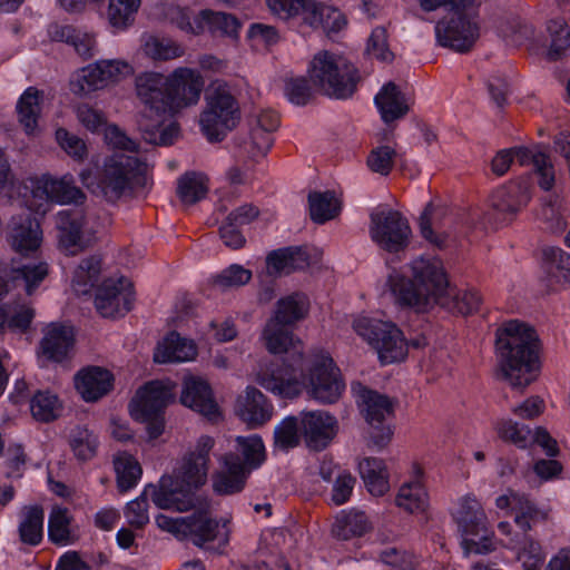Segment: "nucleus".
Instances as JSON below:
<instances>
[{
	"instance_id": "nucleus-1",
	"label": "nucleus",
	"mask_w": 570,
	"mask_h": 570,
	"mask_svg": "<svg viewBox=\"0 0 570 570\" xmlns=\"http://www.w3.org/2000/svg\"><path fill=\"white\" fill-rule=\"evenodd\" d=\"M253 375L256 383L274 394L293 397L305 387L313 400L323 404L335 403L345 390L340 370L330 355L323 352L313 355L299 368L262 361Z\"/></svg>"
},
{
	"instance_id": "nucleus-2",
	"label": "nucleus",
	"mask_w": 570,
	"mask_h": 570,
	"mask_svg": "<svg viewBox=\"0 0 570 570\" xmlns=\"http://www.w3.org/2000/svg\"><path fill=\"white\" fill-rule=\"evenodd\" d=\"M385 286L400 305L428 313L442 303L449 282L439 258L420 255L402 269H390Z\"/></svg>"
},
{
	"instance_id": "nucleus-3",
	"label": "nucleus",
	"mask_w": 570,
	"mask_h": 570,
	"mask_svg": "<svg viewBox=\"0 0 570 570\" xmlns=\"http://www.w3.org/2000/svg\"><path fill=\"white\" fill-rule=\"evenodd\" d=\"M147 167L140 156L111 153L97 164L95 171L81 170L79 179L92 196L108 204H117L145 188Z\"/></svg>"
},
{
	"instance_id": "nucleus-4",
	"label": "nucleus",
	"mask_w": 570,
	"mask_h": 570,
	"mask_svg": "<svg viewBox=\"0 0 570 570\" xmlns=\"http://www.w3.org/2000/svg\"><path fill=\"white\" fill-rule=\"evenodd\" d=\"M500 370L512 387L523 389L540 370L537 334L528 324L512 320L497 332Z\"/></svg>"
},
{
	"instance_id": "nucleus-5",
	"label": "nucleus",
	"mask_w": 570,
	"mask_h": 570,
	"mask_svg": "<svg viewBox=\"0 0 570 570\" xmlns=\"http://www.w3.org/2000/svg\"><path fill=\"white\" fill-rule=\"evenodd\" d=\"M215 440L209 435H202L196 440L195 445L181 459L179 468L173 475H164L159 480L163 485L165 481L170 483L168 497L171 500H179L176 511L184 512L195 507V491L203 487L208 476L210 464V451Z\"/></svg>"
},
{
	"instance_id": "nucleus-6",
	"label": "nucleus",
	"mask_w": 570,
	"mask_h": 570,
	"mask_svg": "<svg viewBox=\"0 0 570 570\" xmlns=\"http://www.w3.org/2000/svg\"><path fill=\"white\" fill-rule=\"evenodd\" d=\"M307 76L315 90L334 99L352 97L361 80L353 62L332 50H320L312 57Z\"/></svg>"
},
{
	"instance_id": "nucleus-7",
	"label": "nucleus",
	"mask_w": 570,
	"mask_h": 570,
	"mask_svg": "<svg viewBox=\"0 0 570 570\" xmlns=\"http://www.w3.org/2000/svg\"><path fill=\"white\" fill-rule=\"evenodd\" d=\"M452 517L462 537L465 554L494 550L490 521L475 495L465 494L459 498L452 508Z\"/></svg>"
},
{
	"instance_id": "nucleus-8",
	"label": "nucleus",
	"mask_w": 570,
	"mask_h": 570,
	"mask_svg": "<svg viewBox=\"0 0 570 570\" xmlns=\"http://www.w3.org/2000/svg\"><path fill=\"white\" fill-rule=\"evenodd\" d=\"M354 331L376 352L383 365L403 362L409 344L403 332L391 321L360 316L353 321Z\"/></svg>"
},
{
	"instance_id": "nucleus-9",
	"label": "nucleus",
	"mask_w": 570,
	"mask_h": 570,
	"mask_svg": "<svg viewBox=\"0 0 570 570\" xmlns=\"http://www.w3.org/2000/svg\"><path fill=\"white\" fill-rule=\"evenodd\" d=\"M239 120V107L228 86L216 81L212 85L206 107L200 114L202 131L209 141H220Z\"/></svg>"
},
{
	"instance_id": "nucleus-10",
	"label": "nucleus",
	"mask_w": 570,
	"mask_h": 570,
	"mask_svg": "<svg viewBox=\"0 0 570 570\" xmlns=\"http://www.w3.org/2000/svg\"><path fill=\"white\" fill-rule=\"evenodd\" d=\"M134 66L122 58H104L76 71L69 81L70 91L78 97L115 87L131 77Z\"/></svg>"
},
{
	"instance_id": "nucleus-11",
	"label": "nucleus",
	"mask_w": 570,
	"mask_h": 570,
	"mask_svg": "<svg viewBox=\"0 0 570 570\" xmlns=\"http://www.w3.org/2000/svg\"><path fill=\"white\" fill-rule=\"evenodd\" d=\"M370 237L382 252L404 254L413 237L407 218L399 210L379 207L370 216Z\"/></svg>"
},
{
	"instance_id": "nucleus-12",
	"label": "nucleus",
	"mask_w": 570,
	"mask_h": 570,
	"mask_svg": "<svg viewBox=\"0 0 570 570\" xmlns=\"http://www.w3.org/2000/svg\"><path fill=\"white\" fill-rule=\"evenodd\" d=\"M361 414L371 426L368 444L376 449H384L392 440L393 430L385 423L393 415V401L376 391L357 383L352 385Z\"/></svg>"
},
{
	"instance_id": "nucleus-13",
	"label": "nucleus",
	"mask_w": 570,
	"mask_h": 570,
	"mask_svg": "<svg viewBox=\"0 0 570 570\" xmlns=\"http://www.w3.org/2000/svg\"><path fill=\"white\" fill-rule=\"evenodd\" d=\"M86 198L71 176L53 178L42 175L31 180V193L26 204L31 210L45 215L53 204L81 205Z\"/></svg>"
},
{
	"instance_id": "nucleus-14",
	"label": "nucleus",
	"mask_w": 570,
	"mask_h": 570,
	"mask_svg": "<svg viewBox=\"0 0 570 570\" xmlns=\"http://www.w3.org/2000/svg\"><path fill=\"white\" fill-rule=\"evenodd\" d=\"M479 2L471 8H452L451 12L435 26L439 43L456 52L469 51L480 36L476 16Z\"/></svg>"
},
{
	"instance_id": "nucleus-15",
	"label": "nucleus",
	"mask_w": 570,
	"mask_h": 570,
	"mask_svg": "<svg viewBox=\"0 0 570 570\" xmlns=\"http://www.w3.org/2000/svg\"><path fill=\"white\" fill-rule=\"evenodd\" d=\"M58 249L67 256H76L91 247L96 232L81 213L61 210L56 217Z\"/></svg>"
},
{
	"instance_id": "nucleus-16",
	"label": "nucleus",
	"mask_w": 570,
	"mask_h": 570,
	"mask_svg": "<svg viewBox=\"0 0 570 570\" xmlns=\"http://www.w3.org/2000/svg\"><path fill=\"white\" fill-rule=\"evenodd\" d=\"M176 384L169 380L150 381L139 387L129 403V412L134 420L148 421L158 416L175 401Z\"/></svg>"
},
{
	"instance_id": "nucleus-17",
	"label": "nucleus",
	"mask_w": 570,
	"mask_h": 570,
	"mask_svg": "<svg viewBox=\"0 0 570 570\" xmlns=\"http://www.w3.org/2000/svg\"><path fill=\"white\" fill-rule=\"evenodd\" d=\"M228 521L213 518L208 508H200L187 517L186 538L199 547L218 550L229 541Z\"/></svg>"
},
{
	"instance_id": "nucleus-18",
	"label": "nucleus",
	"mask_w": 570,
	"mask_h": 570,
	"mask_svg": "<svg viewBox=\"0 0 570 570\" xmlns=\"http://www.w3.org/2000/svg\"><path fill=\"white\" fill-rule=\"evenodd\" d=\"M205 81L198 70L179 67L167 77L169 115L196 105L204 89Z\"/></svg>"
},
{
	"instance_id": "nucleus-19",
	"label": "nucleus",
	"mask_w": 570,
	"mask_h": 570,
	"mask_svg": "<svg viewBox=\"0 0 570 570\" xmlns=\"http://www.w3.org/2000/svg\"><path fill=\"white\" fill-rule=\"evenodd\" d=\"M277 127L278 118L274 112L261 111L253 115L247 134L238 139L239 151L254 161L265 157L273 145V132Z\"/></svg>"
},
{
	"instance_id": "nucleus-20",
	"label": "nucleus",
	"mask_w": 570,
	"mask_h": 570,
	"mask_svg": "<svg viewBox=\"0 0 570 570\" xmlns=\"http://www.w3.org/2000/svg\"><path fill=\"white\" fill-rule=\"evenodd\" d=\"M132 284L125 277L106 279L96 292L95 306L102 317H119L134 304Z\"/></svg>"
},
{
	"instance_id": "nucleus-21",
	"label": "nucleus",
	"mask_w": 570,
	"mask_h": 570,
	"mask_svg": "<svg viewBox=\"0 0 570 570\" xmlns=\"http://www.w3.org/2000/svg\"><path fill=\"white\" fill-rule=\"evenodd\" d=\"M179 402L209 422H218L222 411L208 382L196 375H185L181 382Z\"/></svg>"
},
{
	"instance_id": "nucleus-22",
	"label": "nucleus",
	"mask_w": 570,
	"mask_h": 570,
	"mask_svg": "<svg viewBox=\"0 0 570 570\" xmlns=\"http://www.w3.org/2000/svg\"><path fill=\"white\" fill-rule=\"evenodd\" d=\"M170 483L165 481L163 485L148 484L145 487L141 494L135 500L129 501L125 509L124 515L127 523L134 529H142L149 522L148 500L150 499L154 504L164 510H176V505L181 503L179 500H171L167 494L169 493L168 487Z\"/></svg>"
},
{
	"instance_id": "nucleus-23",
	"label": "nucleus",
	"mask_w": 570,
	"mask_h": 570,
	"mask_svg": "<svg viewBox=\"0 0 570 570\" xmlns=\"http://www.w3.org/2000/svg\"><path fill=\"white\" fill-rule=\"evenodd\" d=\"M167 77L156 71H145L135 78L136 97L144 105L140 114L169 115Z\"/></svg>"
},
{
	"instance_id": "nucleus-24",
	"label": "nucleus",
	"mask_w": 570,
	"mask_h": 570,
	"mask_svg": "<svg viewBox=\"0 0 570 570\" xmlns=\"http://www.w3.org/2000/svg\"><path fill=\"white\" fill-rule=\"evenodd\" d=\"M298 417L302 438L311 450H324L337 434L338 422L326 411H304Z\"/></svg>"
},
{
	"instance_id": "nucleus-25",
	"label": "nucleus",
	"mask_w": 570,
	"mask_h": 570,
	"mask_svg": "<svg viewBox=\"0 0 570 570\" xmlns=\"http://www.w3.org/2000/svg\"><path fill=\"white\" fill-rule=\"evenodd\" d=\"M322 252L317 248L291 246L271 252L266 257V272L268 275L279 276L291 274L317 264Z\"/></svg>"
},
{
	"instance_id": "nucleus-26",
	"label": "nucleus",
	"mask_w": 570,
	"mask_h": 570,
	"mask_svg": "<svg viewBox=\"0 0 570 570\" xmlns=\"http://www.w3.org/2000/svg\"><path fill=\"white\" fill-rule=\"evenodd\" d=\"M495 507L510 510L514 523L523 531L532 529V524L548 519V511L541 509L527 494L508 489L495 499Z\"/></svg>"
},
{
	"instance_id": "nucleus-27",
	"label": "nucleus",
	"mask_w": 570,
	"mask_h": 570,
	"mask_svg": "<svg viewBox=\"0 0 570 570\" xmlns=\"http://www.w3.org/2000/svg\"><path fill=\"white\" fill-rule=\"evenodd\" d=\"M271 12L285 21L299 19L301 23L314 30L322 26L326 4L316 0H266Z\"/></svg>"
},
{
	"instance_id": "nucleus-28",
	"label": "nucleus",
	"mask_w": 570,
	"mask_h": 570,
	"mask_svg": "<svg viewBox=\"0 0 570 570\" xmlns=\"http://www.w3.org/2000/svg\"><path fill=\"white\" fill-rule=\"evenodd\" d=\"M45 102V91L37 87H28L17 100V120L28 137H38L41 134L40 118Z\"/></svg>"
},
{
	"instance_id": "nucleus-29",
	"label": "nucleus",
	"mask_w": 570,
	"mask_h": 570,
	"mask_svg": "<svg viewBox=\"0 0 570 570\" xmlns=\"http://www.w3.org/2000/svg\"><path fill=\"white\" fill-rule=\"evenodd\" d=\"M75 387L86 402H96L114 387L112 373L100 366H87L75 375Z\"/></svg>"
},
{
	"instance_id": "nucleus-30",
	"label": "nucleus",
	"mask_w": 570,
	"mask_h": 570,
	"mask_svg": "<svg viewBox=\"0 0 570 570\" xmlns=\"http://www.w3.org/2000/svg\"><path fill=\"white\" fill-rule=\"evenodd\" d=\"M287 325L269 317L261 333V342L271 354H287L302 358L303 343Z\"/></svg>"
},
{
	"instance_id": "nucleus-31",
	"label": "nucleus",
	"mask_w": 570,
	"mask_h": 570,
	"mask_svg": "<svg viewBox=\"0 0 570 570\" xmlns=\"http://www.w3.org/2000/svg\"><path fill=\"white\" fill-rule=\"evenodd\" d=\"M235 412L247 425L257 428L271 420L273 406L259 390L247 386L236 400Z\"/></svg>"
},
{
	"instance_id": "nucleus-32",
	"label": "nucleus",
	"mask_w": 570,
	"mask_h": 570,
	"mask_svg": "<svg viewBox=\"0 0 570 570\" xmlns=\"http://www.w3.org/2000/svg\"><path fill=\"white\" fill-rule=\"evenodd\" d=\"M43 240L39 222L30 216L17 219L12 218L9 232L11 247L22 256L31 255L39 250Z\"/></svg>"
},
{
	"instance_id": "nucleus-33",
	"label": "nucleus",
	"mask_w": 570,
	"mask_h": 570,
	"mask_svg": "<svg viewBox=\"0 0 570 570\" xmlns=\"http://www.w3.org/2000/svg\"><path fill=\"white\" fill-rule=\"evenodd\" d=\"M73 341L75 333L71 326L51 323L43 331L40 343L41 354L48 360L60 362L68 356Z\"/></svg>"
},
{
	"instance_id": "nucleus-34",
	"label": "nucleus",
	"mask_w": 570,
	"mask_h": 570,
	"mask_svg": "<svg viewBox=\"0 0 570 570\" xmlns=\"http://www.w3.org/2000/svg\"><path fill=\"white\" fill-rule=\"evenodd\" d=\"M531 198L528 178H520L495 190L491 198L492 207L503 214L513 215Z\"/></svg>"
},
{
	"instance_id": "nucleus-35",
	"label": "nucleus",
	"mask_w": 570,
	"mask_h": 570,
	"mask_svg": "<svg viewBox=\"0 0 570 570\" xmlns=\"http://www.w3.org/2000/svg\"><path fill=\"white\" fill-rule=\"evenodd\" d=\"M196 356V344L175 332L160 341L154 352V361L159 364L189 362Z\"/></svg>"
},
{
	"instance_id": "nucleus-36",
	"label": "nucleus",
	"mask_w": 570,
	"mask_h": 570,
	"mask_svg": "<svg viewBox=\"0 0 570 570\" xmlns=\"http://www.w3.org/2000/svg\"><path fill=\"white\" fill-rule=\"evenodd\" d=\"M48 274L49 264L45 259H26L12 267L10 283L13 287L23 289L27 295H32Z\"/></svg>"
},
{
	"instance_id": "nucleus-37",
	"label": "nucleus",
	"mask_w": 570,
	"mask_h": 570,
	"mask_svg": "<svg viewBox=\"0 0 570 570\" xmlns=\"http://www.w3.org/2000/svg\"><path fill=\"white\" fill-rule=\"evenodd\" d=\"M224 466L213 478L214 491L218 494H233L242 491L247 471L244 463L235 454L223 456Z\"/></svg>"
},
{
	"instance_id": "nucleus-38",
	"label": "nucleus",
	"mask_w": 570,
	"mask_h": 570,
	"mask_svg": "<svg viewBox=\"0 0 570 570\" xmlns=\"http://www.w3.org/2000/svg\"><path fill=\"white\" fill-rule=\"evenodd\" d=\"M166 116H149L140 114L137 122L142 131L145 139L154 145L168 146L174 144L179 137L178 125L170 120L166 122Z\"/></svg>"
},
{
	"instance_id": "nucleus-39",
	"label": "nucleus",
	"mask_w": 570,
	"mask_h": 570,
	"mask_svg": "<svg viewBox=\"0 0 570 570\" xmlns=\"http://www.w3.org/2000/svg\"><path fill=\"white\" fill-rule=\"evenodd\" d=\"M444 210L433 204H428L419 218L421 237L432 247L442 249L449 244L451 236L444 229L441 218Z\"/></svg>"
},
{
	"instance_id": "nucleus-40",
	"label": "nucleus",
	"mask_w": 570,
	"mask_h": 570,
	"mask_svg": "<svg viewBox=\"0 0 570 570\" xmlns=\"http://www.w3.org/2000/svg\"><path fill=\"white\" fill-rule=\"evenodd\" d=\"M374 101L384 122L402 118L410 109L407 97L393 82L384 85Z\"/></svg>"
},
{
	"instance_id": "nucleus-41",
	"label": "nucleus",
	"mask_w": 570,
	"mask_h": 570,
	"mask_svg": "<svg viewBox=\"0 0 570 570\" xmlns=\"http://www.w3.org/2000/svg\"><path fill=\"white\" fill-rule=\"evenodd\" d=\"M140 48L144 56L153 61H169L185 53L184 47L175 40L154 33L142 35Z\"/></svg>"
},
{
	"instance_id": "nucleus-42",
	"label": "nucleus",
	"mask_w": 570,
	"mask_h": 570,
	"mask_svg": "<svg viewBox=\"0 0 570 570\" xmlns=\"http://www.w3.org/2000/svg\"><path fill=\"white\" fill-rule=\"evenodd\" d=\"M140 4L141 0H108L102 17L114 32H121L134 24Z\"/></svg>"
},
{
	"instance_id": "nucleus-43",
	"label": "nucleus",
	"mask_w": 570,
	"mask_h": 570,
	"mask_svg": "<svg viewBox=\"0 0 570 570\" xmlns=\"http://www.w3.org/2000/svg\"><path fill=\"white\" fill-rule=\"evenodd\" d=\"M358 471L371 494L381 497L389 491V472L382 459L364 458L358 462Z\"/></svg>"
},
{
	"instance_id": "nucleus-44",
	"label": "nucleus",
	"mask_w": 570,
	"mask_h": 570,
	"mask_svg": "<svg viewBox=\"0 0 570 570\" xmlns=\"http://www.w3.org/2000/svg\"><path fill=\"white\" fill-rule=\"evenodd\" d=\"M308 309V297L304 293L295 292L277 301L272 318L286 325H293L304 320Z\"/></svg>"
},
{
	"instance_id": "nucleus-45",
	"label": "nucleus",
	"mask_w": 570,
	"mask_h": 570,
	"mask_svg": "<svg viewBox=\"0 0 570 570\" xmlns=\"http://www.w3.org/2000/svg\"><path fill=\"white\" fill-rule=\"evenodd\" d=\"M308 208L312 220L324 224L340 215L342 203L334 191H312L308 194Z\"/></svg>"
},
{
	"instance_id": "nucleus-46",
	"label": "nucleus",
	"mask_w": 570,
	"mask_h": 570,
	"mask_svg": "<svg viewBox=\"0 0 570 570\" xmlns=\"http://www.w3.org/2000/svg\"><path fill=\"white\" fill-rule=\"evenodd\" d=\"M519 164L532 165L538 175V184L543 190H550L556 183V171L550 157L537 149L519 150Z\"/></svg>"
},
{
	"instance_id": "nucleus-47",
	"label": "nucleus",
	"mask_w": 570,
	"mask_h": 570,
	"mask_svg": "<svg viewBox=\"0 0 570 570\" xmlns=\"http://www.w3.org/2000/svg\"><path fill=\"white\" fill-rule=\"evenodd\" d=\"M370 528L364 512L357 510L342 511L332 525V533L341 540L364 534Z\"/></svg>"
},
{
	"instance_id": "nucleus-48",
	"label": "nucleus",
	"mask_w": 570,
	"mask_h": 570,
	"mask_svg": "<svg viewBox=\"0 0 570 570\" xmlns=\"http://www.w3.org/2000/svg\"><path fill=\"white\" fill-rule=\"evenodd\" d=\"M208 191V178L202 173H186L177 181V196L186 205L204 199Z\"/></svg>"
},
{
	"instance_id": "nucleus-49",
	"label": "nucleus",
	"mask_w": 570,
	"mask_h": 570,
	"mask_svg": "<svg viewBox=\"0 0 570 570\" xmlns=\"http://www.w3.org/2000/svg\"><path fill=\"white\" fill-rule=\"evenodd\" d=\"M35 312L30 306L19 304L0 305V333L6 328L24 333L31 325Z\"/></svg>"
},
{
	"instance_id": "nucleus-50",
	"label": "nucleus",
	"mask_w": 570,
	"mask_h": 570,
	"mask_svg": "<svg viewBox=\"0 0 570 570\" xmlns=\"http://www.w3.org/2000/svg\"><path fill=\"white\" fill-rule=\"evenodd\" d=\"M43 510L38 505L24 507L21 511L19 534L23 543L36 546L42 539Z\"/></svg>"
},
{
	"instance_id": "nucleus-51",
	"label": "nucleus",
	"mask_w": 570,
	"mask_h": 570,
	"mask_svg": "<svg viewBox=\"0 0 570 570\" xmlns=\"http://www.w3.org/2000/svg\"><path fill=\"white\" fill-rule=\"evenodd\" d=\"M511 539V548L515 550L517 560L521 563L523 570H540L546 559V552L541 543L530 535H524L521 541L513 544Z\"/></svg>"
},
{
	"instance_id": "nucleus-52",
	"label": "nucleus",
	"mask_w": 570,
	"mask_h": 570,
	"mask_svg": "<svg viewBox=\"0 0 570 570\" xmlns=\"http://www.w3.org/2000/svg\"><path fill=\"white\" fill-rule=\"evenodd\" d=\"M114 466L117 475V485L120 492H126L134 488L142 473L139 462L127 452L116 454Z\"/></svg>"
},
{
	"instance_id": "nucleus-53",
	"label": "nucleus",
	"mask_w": 570,
	"mask_h": 570,
	"mask_svg": "<svg viewBox=\"0 0 570 570\" xmlns=\"http://www.w3.org/2000/svg\"><path fill=\"white\" fill-rule=\"evenodd\" d=\"M543 262L549 276L558 284H570V255L554 246L544 247Z\"/></svg>"
},
{
	"instance_id": "nucleus-54",
	"label": "nucleus",
	"mask_w": 570,
	"mask_h": 570,
	"mask_svg": "<svg viewBox=\"0 0 570 570\" xmlns=\"http://www.w3.org/2000/svg\"><path fill=\"white\" fill-rule=\"evenodd\" d=\"M395 502L410 513H422L429 505V497L424 487L415 480L400 488Z\"/></svg>"
},
{
	"instance_id": "nucleus-55",
	"label": "nucleus",
	"mask_w": 570,
	"mask_h": 570,
	"mask_svg": "<svg viewBox=\"0 0 570 570\" xmlns=\"http://www.w3.org/2000/svg\"><path fill=\"white\" fill-rule=\"evenodd\" d=\"M101 259L98 256H90L82 259L73 272L72 288L78 294H87L99 278Z\"/></svg>"
},
{
	"instance_id": "nucleus-56",
	"label": "nucleus",
	"mask_w": 570,
	"mask_h": 570,
	"mask_svg": "<svg viewBox=\"0 0 570 570\" xmlns=\"http://www.w3.org/2000/svg\"><path fill=\"white\" fill-rule=\"evenodd\" d=\"M71 515L67 508L55 505L51 509L48 520L49 539L60 546L72 543L73 537L71 534L70 523Z\"/></svg>"
},
{
	"instance_id": "nucleus-57",
	"label": "nucleus",
	"mask_w": 570,
	"mask_h": 570,
	"mask_svg": "<svg viewBox=\"0 0 570 570\" xmlns=\"http://www.w3.org/2000/svg\"><path fill=\"white\" fill-rule=\"evenodd\" d=\"M480 304L481 296L474 289L449 291L448 288L439 305L461 315H469L475 312Z\"/></svg>"
},
{
	"instance_id": "nucleus-58",
	"label": "nucleus",
	"mask_w": 570,
	"mask_h": 570,
	"mask_svg": "<svg viewBox=\"0 0 570 570\" xmlns=\"http://www.w3.org/2000/svg\"><path fill=\"white\" fill-rule=\"evenodd\" d=\"M302 433L299 417L287 416L274 430V446L281 451L296 448L301 442Z\"/></svg>"
},
{
	"instance_id": "nucleus-59",
	"label": "nucleus",
	"mask_w": 570,
	"mask_h": 570,
	"mask_svg": "<svg viewBox=\"0 0 570 570\" xmlns=\"http://www.w3.org/2000/svg\"><path fill=\"white\" fill-rule=\"evenodd\" d=\"M252 277V271L242 265L233 264L217 274L213 284L217 289L225 292L248 284Z\"/></svg>"
},
{
	"instance_id": "nucleus-60",
	"label": "nucleus",
	"mask_w": 570,
	"mask_h": 570,
	"mask_svg": "<svg viewBox=\"0 0 570 570\" xmlns=\"http://www.w3.org/2000/svg\"><path fill=\"white\" fill-rule=\"evenodd\" d=\"M200 21L204 24V30L208 29L213 33L235 36L239 28L237 19L225 12L204 10L200 12Z\"/></svg>"
},
{
	"instance_id": "nucleus-61",
	"label": "nucleus",
	"mask_w": 570,
	"mask_h": 570,
	"mask_svg": "<svg viewBox=\"0 0 570 570\" xmlns=\"http://www.w3.org/2000/svg\"><path fill=\"white\" fill-rule=\"evenodd\" d=\"M31 413L38 421L48 422L59 416L61 404L55 394L39 392L31 400Z\"/></svg>"
},
{
	"instance_id": "nucleus-62",
	"label": "nucleus",
	"mask_w": 570,
	"mask_h": 570,
	"mask_svg": "<svg viewBox=\"0 0 570 570\" xmlns=\"http://www.w3.org/2000/svg\"><path fill=\"white\" fill-rule=\"evenodd\" d=\"M236 443L238 451L245 459V466L257 468L265 461V446L261 436L256 434L238 436Z\"/></svg>"
},
{
	"instance_id": "nucleus-63",
	"label": "nucleus",
	"mask_w": 570,
	"mask_h": 570,
	"mask_svg": "<svg viewBox=\"0 0 570 570\" xmlns=\"http://www.w3.org/2000/svg\"><path fill=\"white\" fill-rule=\"evenodd\" d=\"M548 31L551 37V45L548 50L550 60H558L570 47V31L562 19L551 20L548 24Z\"/></svg>"
},
{
	"instance_id": "nucleus-64",
	"label": "nucleus",
	"mask_w": 570,
	"mask_h": 570,
	"mask_svg": "<svg viewBox=\"0 0 570 570\" xmlns=\"http://www.w3.org/2000/svg\"><path fill=\"white\" fill-rule=\"evenodd\" d=\"M312 87L309 79L302 76L287 77L284 80V95L293 105L305 106L313 99Z\"/></svg>"
}]
</instances>
